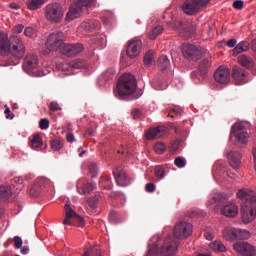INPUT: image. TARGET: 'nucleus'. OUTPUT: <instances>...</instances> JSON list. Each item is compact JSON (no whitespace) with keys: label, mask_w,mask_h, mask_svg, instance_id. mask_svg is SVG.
Masks as SVG:
<instances>
[{"label":"nucleus","mask_w":256,"mask_h":256,"mask_svg":"<svg viewBox=\"0 0 256 256\" xmlns=\"http://www.w3.org/2000/svg\"><path fill=\"white\" fill-rule=\"evenodd\" d=\"M156 190V186L154 183H148L146 184V191L148 193H154V191Z\"/></svg>","instance_id":"55"},{"label":"nucleus","mask_w":256,"mask_h":256,"mask_svg":"<svg viewBox=\"0 0 256 256\" xmlns=\"http://www.w3.org/2000/svg\"><path fill=\"white\" fill-rule=\"evenodd\" d=\"M252 153H253V158H254V163H255L254 168L256 169V146L253 148Z\"/></svg>","instance_id":"64"},{"label":"nucleus","mask_w":256,"mask_h":256,"mask_svg":"<svg viewBox=\"0 0 256 256\" xmlns=\"http://www.w3.org/2000/svg\"><path fill=\"white\" fill-rule=\"evenodd\" d=\"M83 26L88 30V31H93V30H100V23L99 21H90L86 22L83 24Z\"/></svg>","instance_id":"36"},{"label":"nucleus","mask_w":256,"mask_h":256,"mask_svg":"<svg viewBox=\"0 0 256 256\" xmlns=\"http://www.w3.org/2000/svg\"><path fill=\"white\" fill-rule=\"evenodd\" d=\"M249 50V42H239L232 50V55L236 56Z\"/></svg>","instance_id":"29"},{"label":"nucleus","mask_w":256,"mask_h":256,"mask_svg":"<svg viewBox=\"0 0 256 256\" xmlns=\"http://www.w3.org/2000/svg\"><path fill=\"white\" fill-rule=\"evenodd\" d=\"M94 134V130L92 128H89L86 132H85V137H89L92 136Z\"/></svg>","instance_id":"63"},{"label":"nucleus","mask_w":256,"mask_h":256,"mask_svg":"<svg viewBox=\"0 0 256 256\" xmlns=\"http://www.w3.org/2000/svg\"><path fill=\"white\" fill-rule=\"evenodd\" d=\"M159 255V247L157 245H152L148 248V254L146 256H158Z\"/></svg>","instance_id":"43"},{"label":"nucleus","mask_w":256,"mask_h":256,"mask_svg":"<svg viewBox=\"0 0 256 256\" xmlns=\"http://www.w3.org/2000/svg\"><path fill=\"white\" fill-rule=\"evenodd\" d=\"M164 31V28L162 25H157L153 28L152 31L148 32V39L155 40L159 35H161Z\"/></svg>","instance_id":"33"},{"label":"nucleus","mask_w":256,"mask_h":256,"mask_svg":"<svg viewBox=\"0 0 256 256\" xmlns=\"http://www.w3.org/2000/svg\"><path fill=\"white\" fill-rule=\"evenodd\" d=\"M247 76H248V72H246L245 70L239 67H234L232 70V77L236 85H243L247 83L246 81Z\"/></svg>","instance_id":"22"},{"label":"nucleus","mask_w":256,"mask_h":256,"mask_svg":"<svg viewBox=\"0 0 256 256\" xmlns=\"http://www.w3.org/2000/svg\"><path fill=\"white\" fill-rule=\"evenodd\" d=\"M230 165L234 169H239L242 163V153L239 151H230L227 155Z\"/></svg>","instance_id":"24"},{"label":"nucleus","mask_w":256,"mask_h":256,"mask_svg":"<svg viewBox=\"0 0 256 256\" xmlns=\"http://www.w3.org/2000/svg\"><path fill=\"white\" fill-rule=\"evenodd\" d=\"M214 80L218 84L227 85L231 80V71L227 67H219L214 73Z\"/></svg>","instance_id":"14"},{"label":"nucleus","mask_w":256,"mask_h":256,"mask_svg":"<svg viewBox=\"0 0 256 256\" xmlns=\"http://www.w3.org/2000/svg\"><path fill=\"white\" fill-rule=\"evenodd\" d=\"M115 73H116V72H115L114 69H109V70L106 71L105 77H111V76H113Z\"/></svg>","instance_id":"61"},{"label":"nucleus","mask_w":256,"mask_h":256,"mask_svg":"<svg viewBox=\"0 0 256 256\" xmlns=\"http://www.w3.org/2000/svg\"><path fill=\"white\" fill-rule=\"evenodd\" d=\"M42 145H43V142L41 137L38 134H36L31 140L32 149L37 150L38 148L42 147Z\"/></svg>","instance_id":"38"},{"label":"nucleus","mask_w":256,"mask_h":256,"mask_svg":"<svg viewBox=\"0 0 256 256\" xmlns=\"http://www.w3.org/2000/svg\"><path fill=\"white\" fill-rule=\"evenodd\" d=\"M24 29L25 26L23 24H18L14 27V34H21Z\"/></svg>","instance_id":"54"},{"label":"nucleus","mask_w":256,"mask_h":256,"mask_svg":"<svg viewBox=\"0 0 256 256\" xmlns=\"http://www.w3.org/2000/svg\"><path fill=\"white\" fill-rule=\"evenodd\" d=\"M221 214L227 218H235L239 214V208L235 203H229L221 209Z\"/></svg>","instance_id":"25"},{"label":"nucleus","mask_w":256,"mask_h":256,"mask_svg":"<svg viewBox=\"0 0 256 256\" xmlns=\"http://www.w3.org/2000/svg\"><path fill=\"white\" fill-rule=\"evenodd\" d=\"M174 164L175 166H177L178 168H182L186 166V160L183 157H177L174 160Z\"/></svg>","instance_id":"47"},{"label":"nucleus","mask_w":256,"mask_h":256,"mask_svg":"<svg viewBox=\"0 0 256 256\" xmlns=\"http://www.w3.org/2000/svg\"><path fill=\"white\" fill-rule=\"evenodd\" d=\"M99 167L97 163H91L89 166V172L92 178L97 177Z\"/></svg>","instance_id":"40"},{"label":"nucleus","mask_w":256,"mask_h":256,"mask_svg":"<svg viewBox=\"0 0 256 256\" xmlns=\"http://www.w3.org/2000/svg\"><path fill=\"white\" fill-rule=\"evenodd\" d=\"M211 0H185L182 4L184 14L193 16L197 14L204 6L208 5Z\"/></svg>","instance_id":"6"},{"label":"nucleus","mask_w":256,"mask_h":256,"mask_svg":"<svg viewBox=\"0 0 256 256\" xmlns=\"http://www.w3.org/2000/svg\"><path fill=\"white\" fill-rule=\"evenodd\" d=\"M46 2L47 0H29L27 6L29 10L35 11L40 9Z\"/></svg>","instance_id":"32"},{"label":"nucleus","mask_w":256,"mask_h":256,"mask_svg":"<svg viewBox=\"0 0 256 256\" xmlns=\"http://www.w3.org/2000/svg\"><path fill=\"white\" fill-rule=\"evenodd\" d=\"M228 202V198L225 194H214L208 204L211 210H216L219 207L225 205Z\"/></svg>","instance_id":"17"},{"label":"nucleus","mask_w":256,"mask_h":256,"mask_svg":"<svg viewBox=\"0 0 256 256\" xmlns=\"http://www.w3.org/2000/svg\"><path fill=\"white\" fill-rule=\"evenodd\" d=\"M97 202H98V198L88 199V204H89V206H90L91 208H95Z\"/></svg>","instance_id":"58"},{"label":"nucleus","mask_w":256,"mask_h":256,"mask_svg":"<svg viewBox=\"0 0 256 256\" xmlns=\"http://www.w3.org/2000/svg\"><path fill=\"white\" fill-rule=\"evenodd\" d=\"M237 43H238V42H237V40H235V39L228 40L227 46H228L229 48H234V47H236Z\"/></svg>","instance_id":"59"},{"label":"nucleus","mask_w":256,"mask_h":256,"mask_svg":"<svg viewBox=\"0 0 256 256\" xmlns=\"http://www.w3.org/2000/svg\"><path fill=\"white\" fill-rule=\"evenodd\" d=\"M193 233V226L191 223L181 221L176 223L173 229V236L175 239H188Z\"/></svg>","instance_id":"7"},{"label":"nucleus","mask_w":256,"mask_h":256,"mask_svg":"<svg viewBox=\"0 0 256 256\" xmlns=\"http://www.w3.org/2000/svg\"><path fill=\"white\" fill-rule=\"evenodd\" d=\"M178 149H179V142L177 141L173 142L169 147L170 152H176Z\"/></svg>","instance_id":"57"},{"label":"nucleus","mask_w":256,"mask_h":256,"mask_svg":"<svg viewBox=\"0 0 256 256\" xmlns=\"http://www.w3.org/2000/svg\"><path fill=\"white\" fill-rule=\"evenodd\" d=\"M95 0H77V2L70 6L69 11L66 14L65 20L67 22L73 21L80 17L84 8L91 7Z\"/></svg>","instance_id":"5"},{"label":"nucleus","mask_w":256,"mask_h":256,"mask_svg":"<svg viewBox=\"0 0 256 256\" xmlns=\"http://www.w3.org/2000/svg\"><path fill=\"white\" fill-rule=\"evenodd\" d=\"M132 116L134 119H138L141 117V111L139 109H135L133 112H132Z\"/></svg>","instance_id":"60"},{"label":"nucleus","mask_w":256,"mask_h":256,"mask_svg":"<svg viewBox=\"0 0 256 256\" xmlns=\"http://www.w3.org/2000/svg\"><path fill=\"white\" fill-rule=\"evenodd\" d=\"M39 127L42 130L48 129L49 128V121L47 119H41L40 122H39Z\"/></svg>","instance_id":"53"},{"label":"nucleus","mask_w":256,"mask_h":256,"mask_svg":"<svg viewBox=\"0 0 256 256\" xmlns=\"http://www.w3.org/2000/svg\"><path fill=\"white\" fill-rule=\"evenodd\" d=\"M65 218L63 219L62 224L65 226H72L73 222H76L78 227H84L85 223L81 216H79L69 204H65Z\"/></svg>","instance_id":"8"},{"label":"nucleus","mask_w":256,"mask_h":256,"mask_svg":"<svg viewBox=\"0 0 256 256\" xmlns=\"http://www.w3.org/2000/svg\"><path fill=\"white\" fill-rule=\"evenodd\" d=\"M94 189H95V184H93L92 182L86 183L85 179H80L77 182V191L78 193H80V195H87L91 191H94Z\"/></svg>","instance_id":"23"},{"label":"nucleus","mask_w":256,"mask_h":256,"mask_svg":"<svg viewBox=\"0 0 256 256\" xmlns=\"http://www.w3.org/2000/svg\"><path fill=\"white\" fill-rule=\"evenodd\" d=\"M210 67V60L208 58H203V60L200 61L198 66V71H194L191 73V78L193 80L198 79L199 81L204 79V76H206L208 68Z\"/></svg>","instance_id":"15"},{"label":"nucleus","mask_w":256,"mask_h":256,"mask_svg":"<svg viewBox=\"0 0 256 256\" xmlns=\"http://www.w3.org/2000/svg\"><path fill=\"white\" fill-rule=\"evenodd\" d=\"M35 33V30L32 27H26L24 30V36L28 38H32Z\"/></svg>","instance_id":"52"},{"label":"nucleus","mask_w":256,"mask_h":256,"mask_svg":"<svg viewBox=\"0 0 256 256\" xmlns=\"http://www.w3.org/2000/svg\"><path fill=\"white\" fill-rule=\"evenodd\" d=\"M83 256H101V251L99 246H93L85 251Z\"/></svg>","instance_id":"37"},{"label":"nucleus","mask_w":256,"mask_h":256,"mask_svg":"<svg viewBox=\"0 0 256 256\" xmlns=\"http://www.w3.org/2000/svg\"><path fill=\"white\" fill-rule=\"evenodd\" d=\"M65 36L63 32H53L49 35L46 42V47L49 51H60L64 45Z\"/></svg>","instance_id":"9"},{"label":"nucleus","mask_w":256,"mask_h":256,"mask_svg":"<svg viewBox=\"0 0 256 256\" xmlns=\"http://www.w3.org/2000/svg\"><path fill=\"white\" fill-rule=\"evenodd\" d=\"M81 44H63L60 53L67 57H73L79 55L83 51Z\"/></svg>","instance_id":"16"},{"label":"nucleus","mask_w":256,"mask_h":256,"mask_svg":"<svg viewBox=\"0 0 256 256\" xmlns=\"http://www.w3.org/2000/svg\"><path fill=\"white\" fill-rule=\"evenodd\" d=\"M63 147V142L58 140V139H54L51 141V148L54 151H59L61 148Z\"/></svg>","instance_id":"41"},{"label":"nucleus","mask_w":256,"mask_h":256,"mask_svg":"<svg viewBox=\"0 0 256 256\" xmlns=\"http://www.w3.org/2000/svg\"><path fill=\"white\" fill-rule=\"evenodd\" d=\"M237 198L242 202V222L250 224L256 218V192L248 188L239 189Z\"/></svg>","instance_id":"2"},{"label":"nucleus","mask_w":256,"mask_h":256,"mask_svg":"<svg viewBox=\"0 0 256 256\" xmlns=\"http://www.w3.org/2000/svg\"><path fill=\"white\" fill-rule=\"evenodd\" d=\"M23 246V239L19 236H14V247L16 249H21Z\"/></svg>","instance_id":"48"},{"label":"nucleus","mask_w":256,"mask_h":256,"mask_svg":"<svg viewBox=\"0 0 256 256\" xmlns=\"http://www.w3.org/2000/svg\"><path fill=\"white\" fill-rule=\"evenodd\" d=\"M250 238V232L248 230L239 229V240H248Z\"/></svg>","instance_id":"45"},{"label":"nucleus","mask_w":256,"mask_h":256,"mask_svg":"<svg viewBox=\"0 0 256 256\" xmlns=\"http://www.w3.org/2000/svg\"><path fill=\"white\" fill-rule=\"evenodd\" d=\"M6 109L4 111L6 118L7 119H14L15 118V114H11V109H9V107L5 106Z\"/></svg>","instance_id":"56"},{"label":"nucleus","mask_w":256,"mask_h":256,"mask_svg":"<svg viewBox=\"0 0 256 256\" xmlns=\"http://www.w3.org/2000/svg\"><path fill=\"white\" fill-rule=\"evenodd\" d=\"M64 17V10L59 3H49L45 7V18L51 23H60Z\"/></svg>","instance_id":"4"},{"label":"nucleus","mask_w":256,"mask_h":256,"mask_svg":"<svg viewBox=\"0 0 256 256\" xmlns=\"http://www.w3.org/2000/svg\"><path fill=\"white\" fill-rule=\"evenodd\" d=\"M154 175L158 177V179H164L165 176V170L162 166H156V169H154Z\"/></svg>","instance_id":"42"},{"label":"nucleus","mask_w":256,"mask_h":256,"mask_svg":"<svg viewBox=\"0 0 256 256\" xmlns=\"http://www.w3.org/2000/svg\"><path fill=\"white\" fill-rule=\"evenodd\" d=\"M86 66L84 60H72L69 64H64L62 66L63 71H67L68 69L75 70V69H83Z\"/></svg>","instance_id":"26"},{"label":"nucleus","mask_w":256,"mask_h":256,"mask_svg":"<svg viewBox=\"0 0 256 256\" xmlns=\"http://www.w3.org/2000/svg\"><path fill=\"white\" fill-rule=\"evenodd\" d=\"M233 249L241 256H255L256 249L245 241H239L233 245Z\"/></svg>","instance_id":"13"},{"label":"nucleus","mask_w":256,"mask_h":256,"mask_svg":"<svg viewBox=\"0 0 256 256\" xmlns=\"http://www.w3.org/2000/svg\"><path fill=\"white\" fill-rule=\"evenodd\" d=\"M113 174L116 179V183L120 187H127V185H130L131 183L130 178L128 177V175L123 169L117 168L113 171Z\"/></svg>","instance_id":"18"},{"label":"nucleus","mask_w":256,"mask_h":256,"mask_svg":"<svg viewBox=\"0 0 256 256\" xmlns=\"http://www.w3.org/2000/svg\"><path fill=\"white\" fill-rule=\"evenodd\" d=\"M170 66L171 64L168 56L162 55L158 58V68H160V70L165 71L169 69Z\"/></svg>","instance_id":"31"},{"label":"nucleus","mask_w":256,"mask_h":256,"mask_svg":"<svg viewBox=\"0 0 256 256\" xmlns=\"http://www.w3.org/2000/svg\"><path fill=\"white\" fill-rule=\"evenodd\" d=\"M137 88V82L133 75L124 74L119 79L117 88L114 90L116 97L124 99L125 97L131 96Z\"/></svg>","instance_id":"3"},{"label":"nucleus","mask_w":256,"mask_h":256,"mask_svg":"<svg viewBox=\"0 0 256 256\" xmlns=\"http://www.w3.org/2000/svg\"><path fill=\"white\" fill-rule=\"evenodd\" d=\"M38 66V58L35 54H28L24 60L23 70L30 74Z\"/></svg>","instance_id":"20"},{"label":"nucleus","mask_w":256,"mask_h":256,"mask_svg":"<svg viewBox=\"0 0 256 256\" xmlns=\"http://www.w3.org/2000/svg\"><path fill=\"white\" fill-rule=\"evenodd\" d=\"M155 62L154 60V54L151 51L146 52L144 54V65L151 66Z\"/></svg>","instance_id":"39"},{"label":"nucleus","mask_w":256,"mask_h":256,"mask_svg":"<svg viewBox=\"0 0 256 256\" xmlns=\"http://www.w3.org/2000/svg\"><path fill=\"white\" fill-rule=\"evenodd\" d=\"M231 134H234L237 141L241 144L248 143L250 134L247 132L245 126L242 123H236L231 129Z\"/></svg>","instance_id":"12"},{"label":"nucleus","mask_w":256,"mask_h":256,"mask_svg":"<svg viewBox=\"0 0 256 256\" xmlns=\"http://www.w3.org/2000/svg\"><path fill=\"white\" fill-rule=\"evenodd\" d=\"M233 8L236 9V10H242L244 8V1L235 0L233 2Z\"/></svg>","instance_id":"50"},{"label":"nucleus","mask_w":256,"mask_h":256,"mask_svg":"<svg viewBox=\"0 0 256 256\" xmlns=\"http://www.w3.org/2000/svg\"><path fill=\"white\" fill-rule=\"evenodd\" d=\"M240 229L238 228H228L223 231V237L228 241H233L239 239Z\"/></svg>","instance_id":"27"},{"label":"nucleus","mask_w":256,"mask_h":256,"mask_svg":"<svg viewBox=\"0 0 256 256\" xmlns=\"http://www.w3.org/2000/svg\"><path fill=\"white\" fill-rule=\"evenodd\" d=\"M14 183H12V185L14 187H17V189H21V186L23 185V178L22 177H15L13 180Z\"/></svg>","instance_id":"49"},{"label":"nucleus","mask_w":256,"mask_h":256,"mask_svg":"<svg viewBox=\"0 0 256 256\" xmlns=\"http://www.w3.org/2000/svg\"><path fill=\"white\" fill-rule=\"evenodd\" d=\"M168 133V128L165 126H158L154 129H150L148 130V132H146V139L148 140H152V139H156V138H161L166 136Z\"/></svg>","instance_id":"21"},{"label":"nucleus","mask_w":256,"mask_h":256,"mask_svg":"<svg viewBox=\"0 0 256 256\" xmlns=\"http://www.w3.org/2000/svg\"><path fill=\"white\" fill-rule=\"evenodd\" d=\"M165 150L166 146L163 143L158 142L154 145V151H156L158 154H163Z\"/></svg>","instance_id":"46"},{"label":"nucleus","mask_w":256,"mask_h":256,"mask_svg":"<svg viewBox=\"0 0 256 256\" xmlns=\"http://www.w3.org/2000/svg\"><path fill=\"white\" fill-rule=\"evenodd\" d=\"M48 183H50V181L47 178H41L39 180V185H48Z\"/></svg>","instance_id":"62"},{"label":"nucleus","mask_w":256,"mask_h":256,"mask_svg":"<svg viewBox=\"0 0 256 256\" xmlns=\"http://www.w3.org/2000/svg\"><path fill=\"white\" fill-rule=\"evenodd\" d=\"M182 110L180 108H174L171 111H169L168 116L171 118H174V115H182Z\"/></svg>","instance_id":"51"},{"label":"nucleus","mask_w":256,"mask_h":256,"mask_svg":"<svg viewBox=\"0 0 256 256\" xmlns=\"http://www.w3.org/2000/svg\"><path fill=\"white\" fill-rule=\"evenodd\" d=\"M178 249V241L171 235H168L164 239V244L160 248V255L162 256H174Z\"/></svg>","instance_id":"10"},{"label":"nucleus","mask_w":256,"mask_h":256,"mask_svg":"<svg viewBox=\"0 0 256 256\" xmlns=\"http://www.w3.org/2000/svg\"><path fill=\"white\" fill-rule=\"evenodd\" d=\"M100 186L103 189H112L113 183H112L111 177H109V176L101 177L100 178Z\"/></svg>","instance_id":"34"},{"label":"nucleus","mask_w":256,"mask_h":256,"mask_svg":"<svg viewBox=\"0 0 256 256\" xmlns=\"http://www.w3.org/2000/svg\"><path fill=\"white\" fill-rule=\"evenodd\" d=\"M209 248L214 252L225 253L227 251L226 246L221 241H213L209 244Z\"/></svg>","instance_id":"30"},{"label":"nucleus","mask_w":256,"mask_h":256,"mask_svg":"<svg viewBox=\"0 0 256 256\" xmlns=\"http://www.w3.org/2000/svg\"><path fill=\"white\" fill-rule=\"evenodd\" d=\"M182 54L184 58L188 60L197 61L202 57L203 52L200 50V48H197V46H194L193 44H183Z\"/></svg>","instance_id":"11"},{"label":"nucleus","mask_w":256,"mask_h":256,"mask_svg":"<svg viewBox=\"0 0 256 256\" xmlns=\"http://www.w3.org/2000/svg\"><path fill=\"white\" fill-rule=\"evenodd\" d=\"M142 48V42L140 40H130L127 48V55L129 58L134 59L136 58Z\"/></svg>","instance_id":"19"},{"label":"nucleus","mask_w":256,"mask_h":256,"mask_svg":"<svg viewBox=\"0 0 256 256\" xmlns=\"http://www.w3.org/2000/svg\"><path fill=\"white\" fill-rule=\"evenodd\" d=\"M48 108L50 110V114H52L53 112H57V111H61L62 108L60 107V105L56 102L53 101L48 105Z\"/></svg>","instance_id":"44"},{"label":"nucleus","mask_w":256,"mask_h":256,"mask_svg":"<svg viewBox=\"0 0 256 256\" xmlns=\"http://www.w3.org/2000/svg\"><path fill=\"white\" fill-rule=\"evenodd\" d=\"M0 56L2 57H12L14 59L20 60L25 56V44L23 40L17 38L16 35L9 36L1 32L0 33Z\"/></svg>","instance_id":"1"},{"label":"nucleus","mask_w":256,"mask_h":256,"mask_svg":"<svg viewBox=\"0 0 256 256\" xmlns=\"http://www.w3.org/2000/svg\"><path fill=\"white\" fill-rule=\"evenodd\" d=\"M238 62L246 69H252L254 67L253 58H250V56H245V54L238 56Z\"/></svg>","instance_id":"28"},{"label":"nucleus","mask_w":256,"mask_h":256,"mask_svg":"<svg viewBox=\"0 0 256 256\" xmlns=\"http://www.w3.org/2000/svg\"><path fill=\"white\" fill-rule=\"evenodd\" d=\"M11 193V188L9 186H0V199H9L11 197Z\"/></svg>","instance_id":"35"}]
</instances>
